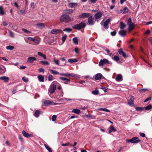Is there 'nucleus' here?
<instances>
[{
	"mask_svg": "<svg viewBox=\"0 0 152 152\" xmlns=\"http://www.w3.org/2000/svg\"><path fill=\"white\" fill-rule=\"evenodd\" d=\"M152 108V106L151 104H149L145 107V109L146 110H149Z\"/></svg>",
	"mask_w": 152,
	"mask_h": 152,
	"instance_id": "43",
	"label": "nucleus"
},
{
	"mask_svg": "<svg viewBox=\"0 0 152 152\" xmlns=\"http://www.w3.org/2000/svg\"><path fill=\"white\" fill-rule=\"evenodd\" d=\"M14 47L12 45H8L6 47V49L7 50H12L14 48Z\"/></svg>",
	"mask_w": 152,
	"mask_h": 152,
	"instance_id": "34",
	"label": "nucleus"
},
{
	"mask_svg": "<svg viewBox=\"0 0 152 152\" xmlns=\"http://www.w3.org/2000/svg\"><path fill=\"white\" fill-rule=\"evenodd\" d=\"M94 18L92 16L90 17L88 19V22L89 25H94Z\"/></svg>",
	"mask_w": 152,
	"mask_h": 152,
	"instance_id": "21",
	"label": "nucleus"
},
{
	"mask_svg": "<svg viewBox=\"0 0 152 152\" xmlns=\"http://www.w3.org/2000/svg\"><path fill=\"white\" fill-rule=\"evenodd\" d=\"M22 79L25 82H27L28 81V79L25 77H23L22 78Z\"/></svg>",
	"mask_w": 152,
	"mask_h": 152,
	"instance_id": "51",
	"label": "nucleus"
},
{
	"mask_svg": "<svg viewBox=\"0 0 152 152\" xmlns=\"http://www.w3.org/2000/svg\"><path fill=\"white\" fill-rule=\"evenodd\" d=\"M53 40H52V39H44V42L46 44H53L54 43L53 42Z\"/></svg>",
	"mask_w": 152,
	"mask_h": 152,
	"instance_id": "11",
	"label": "nucleus"
},
{
	"mask_svg": "<svg viewBox=\"0 0 152 152\" xmlns=\"http://www.w3.org/2000/svg\"><path fill=\"white\" fill-rule=\"evenodd\" d=\"M90 15V14L88 13H84L79 15V17L80 18H87L89 17Z\"/></svg>",
	"mask_w": 152,
	"mask_h": 152,
	"instance_id": "16",
	"label": "nucleus"
},
{
	"mask_svg": "<svg viewBox=\"0 0 152 152\" xmlns=\"http://www.w3.org/2000/svg\"><path fill=\"white\" fill-rule=\"evenodd\" d=\"M44 145L46 148L48 150V151H49V152H53L51 149L46 144H45Z\"/></svg>",
	"mask_w": 152,
	"mask_h": 152,
	"instance_id": "36",
	"label": "nucleus"
},
{
	"mask_svg": "<svg viewBox=\"0 0 152 152\" xmlns=\"http://www.w3.org/2000/svg\"><path fill=\"white\" fill-rule=\"evenodd\" d=\"M119 34L122 37H124L126 35L127 32L124 30H121L119 31Z\"/></svg>",
	"mask_w": 152,
	"mask_h": 152,
	"instance_id": "19",
	"label": "nucleus"
},
{
	"mask_svg": "<svg viewBox=\"0 0 152 152\" xmlns=\"http://www.w3.org/2000/svg\"><path fill=\"white\" fill-rule=\"evenodd\" d=\"M64 99L66 100V101H71V100H73V101H76L75 100H80V99H68V98H64Z\"/></svg>",
	"mask_w": 152,
	"mask_h": 152,
	"instance_id": "47",
	"label": "nucleus"
},
{
	"mask_svg": "<svg viewBox=\"0 0 152 152\" xmlns=\"http://www.w3.org/2000/svg\"><path fill=\"white\" fill-rule=\"evenodd\" d=\"M77 5L78 4L77 3H70L69 4V6L71 8H75Z\"/></svg>",
	"mask_w": 152,
	"mask_h": 152,
	"instance_id": "22",
	"label": "nucleus"
},
{
	"mask_svg": "<svg viewBox=\"0 0 152 152\" xmlns=\"http://www.w3.org/2000/svg\"><path fill=\"white\" fill-rule=\"evenodd\" d=\"M64 12L66 14H71L73 12V10L72 9H66L64 10Z\"/></svg>",
	"mask_w": 152,
	"mask_h": 152,
	"instance_id": "27",
	"label": "nucleus"
},
{
	"mask_svg": "<svg viewBox=\"0 0 152 152\" xmlns=\"http://www.w3.org/2000/svg\"><path fill=\"white\" fill-rule=\"evenodd\" d=\"M5 13L3 7L0 6V15H3Z\"/></svg>",
	"mask_w": 152,
	"mask_h": 152,
	"instance_id": "29",
	"label": "nucleus"
},
{
	"mask_svg": "<svg viewBox=\"0 0 152 152\" xmlns=\"http://www.w3.org/2000/svg\"><path fill=\"white\" fill-rule=\"evenodd\" d=\"M104 64V62H103V61H102V59H101L100 61H99V66H103Z\"/></svg>",
	"mask_w": 152,
	"mask_h": 152,
	"instance_id": "53",
	"label": "nucleus"
},
{
	"mask_svg": "<svg viewBox=\"0 0 152 152\" xmlns=\"http://www.w3.org/2000/svg\"><path fill=\"white\" fill-rule=\"evenodd\" d=\"M60 79L62 80H65L66 81L64 82L65 84H67L68 82L70 81L69 79L64 77H60Z\"/></svg>",
	"mask_w": 152,
	"mask_h": 152,
	"instance_id": "23",
	"label": "nucleus"
},
{
	"mask_svg": "<svg viewBox=\"0 0 152 152\" xmlns=\"http://www.w3.org/2000/svg\"><path fill=\"white\" fill-rule=\"evenodd\" d=\"M18 138L19 140L21 141V142H23V138L22 137V136L20 135H19L18 136Z\"/></svg>",
	"mask_w": 152,
	"mask_h": 152,
	"instance_id": "57",
	"label": "nucleus"
},
{
	"mask_svg": "<svg viewBox=\"0 0 152 152\" xmlns=\"http://www.w3.org/2000/svg\"><path fill=\"white\" fill-rule=\"evenodd\" d=\"M38 78L39 80L41 82H43L44 80V77L42 75H39L38 76Z\"/></svg>",
	"mask_w": 152,
	"mask_h": 152,
	"instance_id": "33",
	"label": "nucleus"
},
{
	"mask_svg": "<svg viewBox=\"0 0 152 152\" xmlns=\"http://www.w3.org/2000/svg\"><path fill=\"white\" fill-rule=\"evenodd\" d=\"M117 81H120L122 80V76L120 74L118 75L116 78Z\"/></svg>",
	"mask_w": 152,
	"mask_h": 152,
	"instance_id": "24",
	"label": "nucleus"
},
{
	"mask_svg": "<svg viewBox=\"0 0 152 152\" xmlns=\"http://www.w3.org/2000/svg\"><path fill=\"white\" fill-rule=\"evenodd\" d=\"M48 80L49 81H52L54 78L52 75H49L48 77Z\"/></svg>",
	"mask_w": 152,
	"mask_h": 152,
	"instance_id": "40",
	"label": "nucleus"
},
{
	"mask_svg": "<svg viewBox=\"0 0 152 152\" xmlns=\"http://www.w3.org/2000/svg\"><path fill=\"white\" fill-rule=\"evenodd\" d=\"M39 113H40V112L38 110H36L35 111V112L34 113V116L36 117H38L39 116Z\"/></svg>",
	"mask_w": 152,
	"mask_h": 152,
	"instance_id": "39",
	"label": "nucleus"
},
{
	"mask_svg": "<svg viewBox=\"0 0 152 152\" xmlns=\"http://www.w3.org/2000/svg\"><path fill=\"white\" fill-rule=\"evenodd\" d=\"M68 61L70 63L73 62H76L77 61V60L75 58L69 59H68Z\"/></svg>",
	"mask_w": 152,
	"mask_h": 152,
	"instance_id": "31",
	"label": "nucleus"
},
{
	"mask_svg": "<svg viewBox=\"0 0 152 152\" xmlns=\"http://www.w3.org/2000/svg\"><path fill=\"white\" fill-rule=\"evenodd\" d=\"M22 133L23 135L25 137L27 138H28L30 137H32L33 136V135L32 134H29L28 133L24 131H23Z\"/></svg>",
	"mask_w": 152,
	"mask_h": 152,
	"instance_id": "14",
	"label": "nucleus"
},
{
	"mask_svg": "<svg viewBox=\"0 0 152 152\" xmlns=\"http://www.w3.org/2000/svg\"><path fill=\"white\" fill-rule=\"evenodd\" d=\"M71 18L67 14H64L62 15L60 19L61 22L62 23H67L70 21Z\"/></svg>",
	"mask_w": 152,
	"mask_h": 152,
	"instance_id": "1",
	"label": "nucleus"
},
{
	"mask_svg": "<svg viewBox=\"0 0 152 152\" xmlns=\"http://www.w3.org/2000/svg\"><path fill=\"white\" fill-rule=\"evenodd\" d=\"M121 27L120 28L121 29H124L126 26L122 22L120 23Z\"/></svg>",
	"mask_w": 152,
	"mask_h": 152,
	"instance_id": "45",
	"label": "nucleus"
},
{
	"mask_svg": "<svg viewBox=\"0 0 152 152\" xmlns=\"http://www.w3.org/2000/svg\"><path fill=\"white\" fill-rule=\"evenodd\" d=\"M0 79L4 80V82H7L9 80V78L7 77L3 76L0 77Z\"/></svg>",
	"mask_w": 152,
	"mask_h": 152,
	"instance_id": "26",
	"label": "nucleus"
},
{
	"mask_svg": "<svg viewBox=\"0 0 152 152\" xmlns=\"http://www.w3.org/2000/svg\"><path fill=\"white\" fill-rule=\"evenodd\" d=\"M138 137H134L131 139L127 140L126 142L128 143H138L140 141V140H138Z\"/></svg>",
	"mask_w": 152,
	"mask_h": 152,
	"instance_id": "5",
	"label": "nucleus"
},
{
	"mask_svg": "<svg viewBox=\"0 0 152 152\" xmlns=\"http://www.w3.org/2000/svg\"><path fill=\"white\" fill-rule=\"evenodd\" d=\"M91 93L92 94L96 95H98L99 94V91L96 89L92 91Z\"/></svg>",
	"mask_w": 152,
	"mask_h": 152,
	"instance_id": "35",
	"label": "nucleus"
},
{
	"mask_svg": "<svg viewBox=\"0 0 152 152\" xmlns=\"http://www.w3.org/2000/svg\"><path fill=\"white\" fill-rule=\"evenodd\" d=\"M1 68V69H0L1 73H4L6 72V68L4 66H2Z\"/></svg>",
	"mask_w": 152,
	"mask_h": 152,
	"instance_id": "30",
	"label": "nucleus"
},
{
	"mask_svg": "<svg viewBox=\"0 0 152 152\" xmlns=\"http://www.w3.org/2000/svg\"><path fill=\"white\" fill-rule=\"evenodd\" d=\"M102 14L101 12L96 13L95 15V18L96 19L100 18L102 16Z\"/></svg>",
	"mask_w": 152,
	"mask_h": 152,
	"instance_id": "20",
	"label": "nucleus"
},
{
	"mask_svg": "<svg viewBox=\"0 0 152 152\" xmlns=\"http://www.w3.org/2000/svg\"><path fill=\"white\" fill-rule=\"evenodd\" d=\"M134 99V97L133 96H131L130 99H129L128 101V104L130 106L133 104Z\"/></svg>",
	"mask_w": 152,
	"mask_h": 152,
	"instance_id": "18",
	"label": "nucleus"
},
{
	"mask_svg": "<svg viewBox=\"0 0 152 152\" xmlns=\"http://www.w3.org/2000/svg\"><path fill=\"white\" fill-rule=\"evenodd\" d=\"M95 79L96 80H98L103 78V76L101 73H98L95 76Z\"/></svg>",
	"mask_w": 152,
	"mask_h": 152,
	"instance_id": "17",
	"label": "nucleus"
},
{
	"mask_svg": "<svg viewBox=\"0 0 152 152\" xmlns=\"http://www.w3.org/2000/svg\"><path fill=\"white\" fill-rule=\"evenodd\" d=\"M56 89V84L53 82L50 85L49 88V92L50 94H53Z\"/></svg>",
	"mask_w": 152,
	"mask_h": 152,
	"instance_id": "6",
	"label": "nucleus"
},
{
	"mask_svg": "<svg viewBox=\"0 0 152 152\" xmlns=\"http://www.w3.org/2000/svg\"><path fill=\"white\" fill-rule=\"evenodd\" d=\"M113 59L115 60L116 61L118 62L119 60V58L116 55H115L113 57Z\"/></svg>",
	"mask_w": 152,
	"mask_h": 152,
	"instance_id": "42",
	"label": "nucleus"
},
{
	"mask_svg": "<svg viewBox=\"0 0 152 152\" xmlns=\"http://www.w3.org/2000/svg\"><path fill=\"white\" fill-rule=\"evenodd\" d=\"M102 61H103V62H104V64H110L111 63L108 60L106 59V58H103L102 59Z\"/></svg>",
	"mask_w": 152,
	"mask_h": 152,
	"instance_id": "41",
	"label": "nucleus"
},
{
	"mask_svg": "<svg viewBox=\"0 0 152 152\" xmlns=\"http://www.w3.org/2000/svg\"><path fill=\"white\" fill-rule=\"evenodd\" d=\"M129 10L128 8L127 7H126L124 9L121 10L120 12L121 13H125L128 12Z\"/></svg>",
	"mask_w": 152,
	"mask_h": 152,
	"instance_id": "25",
	"label": "nucleus"
},
{
	"mask_svg": "<svg viewBox=\"0 0 152 152\" xmlns=\"http://www.w3.org/2000/svg\"><path fill=\"white\" fill-rule=\"evenodd\" d=\"M110 129L111 131L113 132H115L116 131V129L113 126H110Z\"/></svg>",
	"mask_w": 152,
	"mask_h": 152,
	"instance_id": "48",
	"label": "nucleus"
},
{
	"mask_svg": "<svg viewBox=\"0 0 152 152\" xmlns=\"http://www.w3.org/2000/svg\"><path fill=\"white\" fill-rule=\"evenodd\" d=\"M62 31L61 29H53L51 30L50 33L52 34H57L62 33Z\"/></svg>",
	"mask_w": 152,
	"mask_h": 152,
	"instance_id": "12",
	"label": "nucleus"
},
{
	"mask_svg": "<svg viewBox=\"0 0 152 152\" xmlns=\"http://www.w3.org/2000/svg\"><path fill=\"white\" fill-rule=\"evenodd\" d=\"M37 28L42 29L45 27V24L43 23H37L36 25Z\"/></svg>",
	"mask_w": 152,
	"mask_h": 152,
	"instance_id": "13",
	"label": "nucleus"
},
{
	"mask_svg": "<svg viewBox=\"0 0 152 152\" xmlns=\"http://www.w3.org/2000/svg\"><path fill=\"white\" fill-rule=\"evenodd\" d=\"M2 23L3 25L5 26H7L8 25V23L4 21H3Z\"/></svg>",
	"mask_w": 152,
	"mask_h": 152,
	"instance_id": "61",
	"label": "nucleus"
},
{
	"mask_svg": "<svg viewBox=\"0 0 152 152\" xmlns=\"http://www.w3.org/2000/svg\"><path fill=\"white\" fill-rule=\"evenodd\" d=\"M36 60L37 58L35 57H29L28 58L27 61L28 63H32Z\"/></svg>",
	"mask_w": 152,
	"mask_h": 152,
	"instance_id": "10",
	"label": "nucleus"
},
{
	"mask_svg": "<svg viewBox=\"0 0 152 152\" xmlns=\"http://www.w3.org/2000/svg\"><path fill=\"white\" fill-rule=\"evenodd\" d=\"M136 110L137 111H141L142 110V108L140 107H137L136 108Z\"/></svg>",
	"mask_w": 152,
	"mask_h": 152,
	"instance_id": "63",
	"label": "nucleus"
},
{
	"mask_svg": "<svg viewBox=\"0 0 152 152\" xmlns=\"http://www.w3.org/2000/svg\"><path fill=\"white\" fill-rule=\"evenodd\" d=\"M25 41L30 44L37 45L39 44L40 41L36 39H25Z\"/></svg>",
	"mask_w": 152,
	"mask_h": 152,
	"instance_id": "2",
	"label": "nucleus"
},
{
	"mask_svg": "<svg viewBox=\"0 0 152 152\" xmlns=\"http://www.w3.org/2000/svg\"><path fill=\"white\" fill-rule=\"evenodd\" d=\"M98 110L100 111H103L108 112H110V111L109 110L106 109L105 108H100L98 109Z\"/></svg>",
	"mask_w": 152,
	"mask_h": 152,
	"instance_id": "38",
	"label": "nucleus"
},
{
	"mask_svg": "<svg viewBox=\"0 0 152 152\" xmlns=\"http://www.w3.org/2000/svg\"><path fill=\"white\" fill-rule=\"evenodd\" d=\"M22 31H23L26 34H29L31 33V32L26 29L24 28L22 29Z\"/></svg>",
	"mask_w": 152,
	"mask_h": 152,
	"instance_id": "46",
	"label": "nucleus"
},
{
	"mask_svg": "<svg viewBox=\"0 0 152 152\" xmlns=\"http://www.w3.org/2000/svg\"><path fill=\"white\" fill-rule=\"evenodd\" d=\"M40 63L42 64L43 65H49L50 64V63L49 62L47 61H41L40 62Z\"/></svg>",
	"mask_w": 152,
	"mask_h": 152,
	"instance_id": "37",
	"label": "nucleus"
},
{
	"mask_svg": "<svg viewBox=\"0 0 152 152\" xmlns=\"http://www.w3.org/2000/svg\"><path fill=\"white\" fill-rule=\"evenodd\" d=\"M72 112L77 114H79L80 113V110L79 109H73L72 111Z\"/></svg>",
	"mask_w": 152,
	"mask_h": 152,
	"instance_id": "32",
	"label": "nucleus"
},
{
	"mask_svg": "<svg viewBox=\"0 0 152 152\" xmlns=\"http://www.w3.org/2000/svg\"><path fill=\"white\" fill-rule=\"evenodd\" d=\"M139 134L141 136L143 137H145V134L144 133L140 132Z\"/></svg>",
	"mask_w": 152,
	"mask_h": 152,
	"instance_id": "59",
	"label": "nucleus"
},
{
	"mask_svg": "<svg viewBox=\"0 0 152 152\" xmlns=\"http://www.w3.org/2000/svg\"><path fill=\"white\" fill-rule=\"evenodd\" d=\"M54 62L57 65H59V60H58L54 59L53 60Z\"/></svg>",
	"mask_w": 152,
	"mask_h": 152,
	"instance_id": "54",
	"label": "nucleus"
},
{
	"mask_svg": "<svg viewBox=\"0 0 152 152\" xmlns=\"http://www.w3.org/2000/svg\"><path fill=\"white\" fill-rule=\"evenodd\" d=\"M148 90V89L147 88H142L140 89V93H142L143 91Z\"/></svg>",
	"mask_w": 152,
	"mask_h": 152,
	"instance_id": "60",
	"label": "nucleus"
},
{
	"mask_svg": "<svg viewBox=\"0 0 152 152\" xmlns=\"http://www.w3.org/2000/svg\"><path fill=\"white\" fill-rule=\"evenodd\" d=\"M60 75L67 77H75V76L74 74H70L68 72L65 73H61L60 74Z\"/></svg>",
	"mask_w": 152,
	"mask_h": 152,
	"instance_id": "8",
	"label": "nucleus"
},
{
	"mask_svg": "<svg viewBox=\"0 0 152 152\" xmlns=\"http://www.w3.org/2000/svg\"><path fill=\"white\" fill-rule=\"evenodd\" d=\"M118 52L120 55H122L124 57L126 58L127 57L126 53L123 51L122 49L120 48L118 49Z\"/></svg>",
	"mask_w": 152,
	"mask_h": 152,
	"instance_id": "15",
	"label": "nucleus"
},
{
	"mask_svg": "<svg viewBox=\"0 0 152 152\" xmlns=\"http://www.w3.org/2000/svg\"><path fill=\"white\" fill-rule=\"evenodd\" d=\"M59 39V41H62L61 44H59V45H61L63 44L64 42L65 41L66 39Z\"/></svg>",
	"mask_w": 152,
	"mask_h": 152,
	"instance_id": "50",
	"label": "nucleus"
},
{
	"mask_svg": "<svg viewBox=\"0 0 152 152\" xmlns=\"http://www.w3.org/2000/svg\"><path fill=\"white\" fill-rule=\"evenodd\" d=\"M116 32L115 31L112 32L110 33V34L112 36H115L116 35Z\"/></svg>",
	"mask_w": 152,
	"mask_h": 152,
	"instance_id": "64",
	"label": "nucleus"
},
{
	"mask_svg": "<svg viewBox=\"0 0 152 152\" xmlns=\"http://www.w3.org/2000/svg\"><path fill=\"white\" fill-rule=\"evenodd\" d=\"M101 89L103 90L105 92H106L107 91L108 88L104 86H102Z\"/></svg>",
	"mask_w": 152,
	"mask_h": 152,
	"instance_id": "49",
	"label": "nucleus"
},
{
	"mask_svg": "<svg viewBox=\"0 0 152 152\" xmlns=\"http://www.w3.org/2000/svg\"><path fill=\"white\" fill-rule=\"evenodd\" d=\"M110 20V19H107L104 23L103 27L105 29H107L108 28V24Z\"/></svg>",
	"mask_w": 152,
	"mask_h": 152,
	"instance_id": "9",
	"label": "nucleus"
},
{
	"mask_svg": "<svg viewBox=\"0 0 152 152\" xmlns=\"http://www.w3.org/2000/svg\"><path fill=\"white\" fill-rule=\"evenodd\" d=\"M73 42L75 44H77L78 43V39H73Z\"/></svg>",
	"mask_w": 152,
	"mask_h": 152,
	"instance_id": "55",
	"label": "nucleus"
},
{
	"mask_svg": "<svg viewBox=\"0 0 152 152\" xmlns=\"http://www.w3.org/2000/svg\"><path fill=\"white\" fill-rule=\"evenodd\" d=\"M72 29L69 28H66L63 30V31H66L68 32H70L72 31Z\"/></svg>",
	"mask_w": 152,
	"mask_h": 152,
	"instance_id": "44",
	"label": "nucleus"
},
{
	"mask_svg": "<svg viewBox=\"0 0 152 152\" xmlns=\"http://www.w3.org/2000/svg\"><path fill=\"white\" fill-rule=\"evenodd\" d=\"M105 50L107 52L108 55L110 56H111V55H112V53H110V51H109V50L106 49Z\"/></svg>",
	"mask_w": 152,
	"mask_h": 152,
	"instance_id": "56",
	"label": "nucleus"
},
{
	"mask_svg": "<svg viewBox=\"0 0 152 152\" xmlns=\"http://www.w3.org/2000/svg\"><path fill=\"white\" fill-rule=\"evenodd\" d=\"M57 116L56 115H53L52 117V120L53 121H55L56 119Z\"/></svg>",
	"mask_w": 152,
	"mask_h": 152,
	"instance_id": "52",
	"label": "nucleus"
},
{
	"mask_svg": "<svg viewBox=\"0 0 152 152\" xmlns=\"http://www.w3.org/2000/svg\"><path fill=\"white\" fill-rule=\"evenodd\" d=\"M49 71L51 72V73L54 75H60V73L58 71L56 70H53L51 69H50Z\"/></svg>",
	"mask_w": 152,
	"mask_h": 152,
	"instance_id": "28",
	"label": "nucleus"
},
{
	"mask_svg": "<svg viewBox=\"0 0 152 152\" xmlns=\"http://www.w3.org/2000/svg\"><path fill=\"white\" fill-rule=\"evenodd\" d=\"M42 102L43 105L45 106H48L49 104L55 105L56 104L55 103L52 102L49 100L45 99L42 100Z\"/></svg>",
	"mask_w": 152,
	"mask_h": 152,
	"instance_id": "7",
	"label": "nucleus"
},
{
	"mask_svg": "<svg viewBox=\"0 0 152 152\" xmlns=\"http://www.w3.org/2000/svg\"><path fill=\"white\" fill-rule=\"evenodd\" d=\"M127 23L129 26L128 31L129 32H131L134 29L135 27L134 23H132V20L130 18L128 19Z\"/></svg>",
	"mask_w": 152,
	"mask_h": 152,
	"instance_id": "3",
	"label": "nucleus"
},
{
	"mask_svg": "<svg viewBox=\"0 0 152 152\" xmlns=\"http://www.w3.org/2000/svg\"><path fill=\"white\" fill-rule=\"evenodd\" d=\"M70 144L69 143H63L62 145V146H68L69 145H70Z\"/></svg>",
	"mask_w": 152,
	"mask_h": 152,
	"instance_id": "62",
	"label": "nucleus"
},
{
	"mask_svg": "<svg viewBox=\"0 0 152 152\" xmlns=\"http://www.w3.org/2000/svg\"><path fill=\"white\" fill-rule=\"evenodd\" d=\"M74 51L77 54H78L79 53V50L77 48H75Z\"/></svg>",
	"mask_w": 152,
	"mask_h": 152,
	"instance_id": "58",
	"label": "nucleus"
},
{
	"mask_svg": "<svg viewBox=\"0 0 152 152\" xmlns=\"http://www.w3.org/2000/svg\"><path fill=\"white\" fill-rule=\"evenodd\" d=\"M86 25L85 23L81 22L79 24H76L73 26V28L74 29H76L80 30L81 28L85 27Z\"/></svg>",
	"mask_w": 152,
	"mask_h": 152,
	"instance_id": "4",
	"label": "nucleus"
}]
</instances>
